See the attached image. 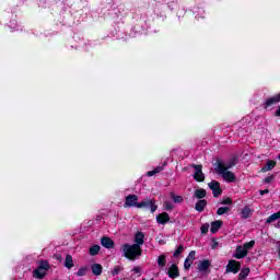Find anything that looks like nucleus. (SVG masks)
Wrapping results in <instances>:
<instances>
[{
  "label": "nucleus",
  "instance_id": "obj_1",
  "mask_svg": "<svg viewBox=\"0 0 280 280\" xmlns=\"http://www.w3.org/2000/svg\"><path fill=\"white\" fill-rule=\"evenodd\" d=\"M231 167H235V161L230 162H219L217 166V172L220 174L225 180V183H235L237 180V176H235V173L229 171Z\"/></svg>",
  "mask_w": 280,
  "mask_h": 280
},
{
  "label": "nucleus",
  "instance_id": "obj_2",
  "mask_svg": "<svg viewBox=\"0 0 280 280\" xmlns=\"http://www.w3.org/2000/svg\"><path fill=\"white\" fill-rule=\"evenodd\" d=\"M120 250L126 259H129L130 261H135V259H139V257L143 255V249H141L139 245L135 244L130 245L126 243L120 247Z\"/></svg>",
  "mask_w": 280,
  "mask_h": 280
},
{
  "label": "nucleus",
  "instance_id": "obj_3",
  "mask_svg": "<svg viewBox=\"0 0 280 280\" xmlns=\"http://www.w3.org/2000/svg\"><path fill=\"white\" fill-rule=\"evenodd\" d=\"M51 268L49 261L39 260L37 262V268L33 271L34 279H45L47 271Z\"/></svg>",
  "mask_w": 280,
  "mask_h": 280
},
{
  "label": "nucleus",
  "instance_id": "obj_4",
  "mask_svg": "<svg viewBox=\"0 0 280 280\" xmlns=\"http://www.w3.org/2000/svg\"><path fill=\"white\" fill-rule=\"evenodd\" d=\"M151 209V213H154L159 206L154 205V200L145 199L144 201L138 202L137 209Z\"/></svg>",
  "mask_w": 280,
  "mask_h": 280
},
{
  "label": "nucleus",
  "instance_id": "obj_5",
  "mask_svg": "<svg viewBox=\"0 0 280 280\" xmlns=\"http://www.w3.org/2000/svg\"><path fill=\"white\" fill-rule=\"evenodd\" d=\"M242 265L237 260H230L226 265L225 272H233V275H237Z\"/></svg>",
  "mask_w": 280,
  "mask_h": 280
},
{
  "label": "nucleus",
  "instance_id": "obj_6",
  "mask_svg": "<svg viewBox=\"0 0 280 280\" xmlns=\"http://www.w3.org/2000/svg\"><path fill=\"white\" fill-rule=\"evenodd\" d=\"M192 167L195 168V180H197L198 183L205 182V173H202V165H192Z\"/></svg>",
  "mask_w": 280,
  "mask_h": 280
},
{
  "label": "nucleus",
  "instance_id": "obj_7",
  "mask_svg": "<svg viewBox=\"0 0 280 280\" xmlns=\"http://www.w3.org/2000/svg\"><path fill=\"white\" fill-rule=\"evenodd\" d=\"M196 261V250H191L188 256L186 257L184 261V268L185 270H189L191 268V265Z\"/></svg>",
  "mask_w": 280,
  "mask_h": 280
},
{
  "label": "nucleus",
  "instance_id": "obj_8",
  "mask_svg": "<svg viewBox=\"0 0 280 280\" xmlns=\"http://www.w3.org/2000/svg\"><path fill=\"white\" fill-rule=\"evenodd\" d=\"M139 197L137 195H129L126 197L125 207H136L139 205Z\"/></svg>",
  "mask_w": 280,
  "mask_h": 280
},
{
  "label": "nucleus",
  "instance_id": "obj_9",
  "mask_svg": "<svg viewBox=\"0 0 280 280\" xmlns=\"http://www.w3.org/2000/svg\"><path fill=\"white\" fill-rule=\"evenodd\" d=\"M255 210H253L249 206H245L241 209L240 215L242 220H248V218H253V213Z\"/></svg>",
  "mask_w": 280,
  "mask_h": 280
},
{
  "label": "nucleus",
  "instance_id": "obj_10",
  "mask_svg": "<svg viewBox=\"0 0 280 280\" xmlns=\"http://www.w3.org/2000/svg\"><path fill=\"white\" fill-rule=\"evenodd\" d=\"M209 187L212 190L214 198H218V196H220L222 194V189L220 188V183L212 180L209 184Z\"/></svg>",
  "mask_w": 280,
  "mask_h": 280
},
{
  "label": "nucleus",
  "instance_id": "obj_11",
  "mask_svg": "<svg viewBox=\"0 0 280 280\" xmlns=\"http://www.w3.org/2000/svg\"><path fill=\"white\" fill-rule=\"evenodd\" d=\"M280 102V93L269 97L266 102H265V108H270V106H275V104H279Z\"/></svg>",
  "mask_w": 280,
  "mask_h": 280
},
{
  "label": "nucleus",
  "instance_id": "obj_12",
  "mask_svg": "<svg viewBox=\"0 0 280 280\" xmlns=\"http://www.w3.org/2000/svg\"><path fill=\"white\" fill-rule=\"evenodd\" d=\"M145 240V235L143 234V232H137L135 235V244L136 246H139L141 248V246H143Z\"/></svg>",
  "mask_w": 280,
  "mask_h": 280
},
{
  "label": "nucleus",
  "instance_id": "obj_13",
  "mask_svg": "<svg viewBox=\"0 0 280 280\" xmlns=\"http://www.w3.org/2000/svg\"><path fill=\"white\" fill-rule=\"evenodd\" d=\"M248 255V252L244 248V246H237L236 253L234 254L235 259H244Z\"/></svg>",
  "mask_w": 280,
  "mask_h": 280
},
{
  "label": "nucleus",
  "instance_id": "obj_14",
  "mask_svg": "<svg viewBox=\"0 0 280 280\" xmlns=\"http://www.w3.org/2000/svg\"><path fill=\"white\" fill-rule=\"evenodd\" d=\"M168 221H170V214H167V212H162L156 215L158 224H167Z\"/></svg>",
  "mask_w": 280,
  "mask_h": 280
},
{
  "label": "nucleus",
  "instance_id": "obj_15",
  "mask_svg": "<svg viewBox=\"0 0 280 280\" xmlns=\"http://www.w3.org/2000/svg\"><path fill=\"white\" fill-rule=\"evenodd\" d=\"M168 277L171 279H176L177 277H180V272L178 271V266L172 265L168 269Z\"/></svg>",
  "mask_w": 280,
  "mask_h": 280
},
{
  "label": "nucleus",
  "instance_id": "obj_16",
  "mask_svg": "<svg viewBox=\"0 0 280 280\" xmlns=\"http://www.w3.org/2000/svg\"><path fill=\"white\" fill-rule=\"evenodd\" d=\"M101 244L102 246H104V248H114L115 246V242H113L110 237H106V236L101 238Z\"/></svg>",
  "mask_w": 280,
  "mask_h": 280
},
{
  "label": "nucleus",
  "instance_id": "obj_17",
  "mask_svg": "<svg viewBox=\"0 0 280 280\" xmlns=\"http://www.w3.org/2000/svg\"><path fill=\"white\" fill-rule=\"evenodd\" d=\"M209 266H211V261H209V260H201L198 264L199 272H207V270H209Z\"/></svg>",
  "mask_w": 280,
  "mask_h": 280
},
{
  "label": "nucleus",
  "instance_id": "obj_18",
  "mask_svg": "<svg viewBox=\"0 0 280 280\" xmlns=\"http://www.w3.org/2000/svg\"><path fill=\"white\" fill-rule=\"evenodd\" d=\"M91 268H92V275H94L95 277H100V275H102L104 270V268L100 264H93Z\"/></svg>",
  "mask_w": 280,
  "mask_h": 280
},
{
  "label": "nucleus",
  "instance_id": "obj_19",
  "mask_svg": "<svg viewBox=\"0 0 280 280\" xmlns=\"http://www.w3.org/2000/svg\"><path fill=\"white\" fill-rule=\"evenodd\" d=\"M205 207H207V200L205 199L197 201V203L195 205V209L196 211H199V213H202V211H205Z\"/></svg>",
  "mask_w": 280,
  "mask_h": 280
},
{
  "label": "nucleus",
  "instance_id": "obj_20",
  "mask_svg": "<svg viewBox=\"0 0 280 280\" xmlns=\"http://www.w3.org/2000/svg\"><path fill=\"white\" fill-rule=\"evenodd\" d=\"M275 165L277 163L272 160L267 161L266 165L261 168V172H270V170H275Z\"/></svg>",
  "mask_w": 280,
  "mask_h": 280
},
{
  "label": "nucleus",
  "instance_id": "obj_21",
  "mask_svg": "<svg viewBox=\"0 0 280 280\" xmlns=\"http://www.w3.org/2000/svg\"><path fill=\"white\" fill-rule=\"evenodd\" d=\"M222 228V221H214L211 223V233H218V231H220V229Z\"/></svg>",
  "mask_w": 280,
  "mask_h": 280
},
{
  "label": "nucleus",
  "instance_id": "obj_22",
  "mask_svg": "<svg viewBox=\"0 0 280 280\" xmlns=\"http://www.w3.org/2000/svg\"><path fill=\"white\" fill-rule=\"evenodd\" d=\"M279 219H280V211H278V212L271 214V215L267 219L266 224H272V222H277V220H279Z\"/></svg>",
  "mask_w": 280,
  "mask_h": 280
},
{
  "label": "nucleus",
  "instance_id": "obj_23",
  "mask_svg": "<svg viewBox=\"0 0 280 280\" xmlns=\"http://www.w3.org/2000/svg\"><path fill=\"white\" fill-rule=\"evenodd\" d=\"M65 266L69 270H71V268H73V257L71 255L66 256Z\"/></svg>",
  "mask_w": 280,
  "mask_h": 280
},
{
  "label": "nucleus",
  "instance_id": "obj_24",
  "mask_svg": "<svg viewBox=\"0 0 280 280\" xmlns=\"http://www.w3.org/2000/svg\"><path fill=\"white\" fill-rule=\"evenodd\" d=\"M171 198H172L173 202H175L176 205H180L185 200L183 198V196H178L174 192H171Z\"/></svg>",
  "mask_w": 280,
  "mask_h": 280
},
{
  "label": "nucleus",
  "instance_id": "obj_25",
  "mask_svg": "<svg viewBox=\"0 0 280 280\" xmlns=\"http://www.w3.org/2000/svg\"><path fill=\"white\" fill-rule=\"evenodd\" d=\"M165 264H167V257L165 255H161L158 258V266L160 268H165Z\"/></svg>",
  "mask_w": 280,
  "mask_h": 280
},
{
  "label": "nucleus",
  "instance_id": "obj_26",
  "mask_svg": "<svg viewBox=\"0 0 280 280\" xmlns=\"http://www.w3.org/2000/svg\"><path fill=\"white\" fill-rule=\"evenodd\" d=\"M250 275V269L249 268H243L238 275V280H244L246 277Z\"/></svg>",
  "mask_w": 280,
  "mask_h": 280
},
{
  "label": "nucleus",
  "instance_id": "obj_27",
  "mask_svg": "<svg viewBox=\"0 0 280 280\" xmlns=\"http://www.w3.org/2000/svg\"><path fill=\"white\" fill-rule=\"evenodd\" d=\"M207 196V190L200 188L195 190V198H198L201 200V198H205Z\"/></svg>",
  "mask_w": 280,
  "mask_h": 280
},
{
  "label": "nucleus",
  "instance_id": "obj_28",
  "mask_svg": "<svg viewBox=\"0 0 280 280\" xmlns=\"http://www.w3.org/2000/svg\"><path fill=\"white\" fill-rule=\"evenodd\" d=\"M100 253V245H93L92 247H90V255H92V257H95V255H98Z\"/></svg>",
  "mask_w": 280,
  "mask_h": 280
},
{
  "label": "nucleus",
  "instance_id": "obj_29",
  "mask_svg": "<svg viewBox=\"0 0 280 280\" xmlns=\"http://www.w3.org/2000/svg\"><path fill=\"white\" fill-rule=\"evenodd\" d=\"M229 211H231V208H229V207H220L217 210V214L218 215H224V213H229Z\"/></svg>",
  "mask_w": 280,
  "mask_h": 280
},
{
  "label": "nucleus",
  "instance_id": "obj_30",
  "mask_svg": "<svg viewBox=\"0 0 280 280\" xmlns=\"http://www.w3.org/2000/svg\"><path fill=\"white\" fill-rule=\"evenodd\" d=\"M161 172H163V167L158 166V167L154 168L153 171H149V172L147 173V176H154V174H159V173H161Z\"/></svg>",
  "mask_w": 280,
  "mask_h": 280
},
{
  "label": "nucleus",
  "instance_id": "obj_31",
  "mask_svg": "<svg viewBox=\"0 0 280 280\" xmlns=\"http://www.w3.org/2000/svg\"><path fill=\"white\" fill-rule=\"evenodd\" d=\"M253 246H255V241H250L248 243H245L243 245L244 249L248 253V250H250V248H253Z\"/></svg>",
  "mask_w": 280,
  "mask_h": 280
},
{
  "label": "nucleus",
  "instance_id": "obj_32",
  "mask_svg": "<svg viewBox=\"0 0 280 280\" xmlns=\"http://www.w3.org/2000/svg\"><path fill=\"white\" fill-rule=\"evenodd\" d=\"M164 208L166 209V211H172V209H174V203H172V201H164Z\"/></svg>",
  "mask_w": 280,
  "mask_h": 280
},
{
  "label": "nucleus",
  "instance_id": "obj_33",
  "mask_svg": "<svg viewBox=\"0 0 280 280\" xmlns=\"http://www.w3.org/2000/svg\"><path fill=\"white\" fill-rule=\"evenodd\" d=\"M86 267H81L77 272V277H84L86 275Z\"/></svg>",
  "mask_w": 280,
  "mask_h": 280
},
{
  "label": "nucleus",
  "instance_id": "obj_34",
  "mask_svg": "<svg viewBox=\"0 0 280 280\" xmlns=\"http://www.w3.org/2000/svg\"><path fill=\"white\" fill-rule=\"evenodd\" d=\"M121 270H124V268H121L119 266L114 267V269L112 271L113 277H115L116 275L120 273Z\"/></svg>",
  "mask_w": 280,
  "mask_h": 280
},
{
  "label": "nucleus",
  "instance_id": "obj_35",
  "mask_svg": "<svg viewBox=\"0 0 280 280\" xmlns=\"http://www.w3.org/2000/svg\"><path fill=\"white\" fill-rule=\"evenodd\" d=\"M182 253H183V246L179 245V246L177 247V249L175 250V253H174V257H178V255H180Z\"/></svg>",
  "mask_w": 280,
  "mask_h": 280
},
{
  "label": "nucleus",
  "instance_id": "obj_36",
  "mask_svg": "<svg viewBox=\"0 0 280 280\" xmlns=\"http://www.w3.org/2000/svg\"><path fill=\"white\" fill-rule=\"evenodd\" d=\"M221 205H233V200L231 198H225L222 200Z\"/></svg>",
  "mask_w": 280,
  "mask_h": 280
},
{
  "label": "nucleus",
  "instance_id": "obj_37",
  "mask_svg": "<svg viewBox=\"0 0 280 280\" xmlns=\"http://www.w3.org/2000/svg\"><path fill=\"white\" fill-rule=\"evenodd\" d=\"M201 233H203V234L209 233V224H203L201 226Z\"/></svg>",
  "mask_w": 280,
  "mask_h": 280
},
{
  "label": "nucleus",
  "instance_id": "obj_38",
  "mask_svg": "<svg viewBox=\"0 0 280 280\" xmlns=\"http://www.w3.org/2000/svg\"><path fill=\"white\" fill-rule=\"evenodd\" d=\"M272 178H273L272 176H269V177L265 178V183H271Z\"/></svg>",
  "mask_w": 280,
  "mask_h": 280
},
{
  "label": "nucleus",
  "instance_id": "obj_39",
  "mask_svg": "<svg viewBox=\"0 0 280 280\" xmlns=\"http://www.w3.org/2000/svg\"><path fill=\"white\" fill-rule=\"evenodd\" d=\"M270 190L265 189V190H260V196H264L265 194H269Z\"/></svg>",
  "mask_w": 280,
  "mask_h": 280
},
{
  "label": "nucleus",
  "instance_id": "obj_40",
  "mask_svg": "<svg viewBox=\"0 0 280 280\" xmlns=\"http://www.w3.org/2000/svg\"><path fill=\"white\" fill-rule=\"evenodd\" d=\"M276 117H280V106L278 107V110H276Z\"/></svg>",
  "mask_w": 280,
  "mask_h": 280
},
{
  "label": "nucleus",
  "instance_id": "obj_41",
  "mask_svg": "<svg viewBox=\"0 0 280 280\" xmlns=\"http://www.w3.org/2000/svg\"><path fill=\"white\" fill-rule=\"evenodd\" d=\"M133 272H141V270L138 267H136L133 268Z\"/></svg>",
  "mask_w": 280,
  "mask_h": 280
},
{
  "label": "nucleus",
  "instance_id": "obj_42",
  "mask_svg": "<svg viewBox=\"0 0 280 280\" xmlns=\"http://www.w3.org/2000/svg\"><path fill=\"white\" fill-rule=\"evenodd\" d=\"M212 248H218V242H214V244L212 245Z\"/></svg>",
  "mask_w": 280,
  "mask_h": 280
}]
</instances>
